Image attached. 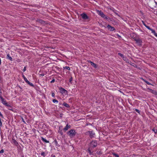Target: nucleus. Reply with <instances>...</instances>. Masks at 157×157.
Instances as JSON below:
<instances>
[{
	"instance_id": "obj_28",
	"label": "nucleus",
	"mask_w": 157,
	"mask_h": 157,
	"mask_svg": "<svg viewBox=\"0 0 157 157\" xmlns=\"http://www.w3.org/2000/svg\"><path fill=\"white\" fill-rule=\"evenodd\" d=\"M104 18L107 20H109L110 19V18L109 17H107L106 15L105 16V17H104Z\"/></svg>"
},
{
	"instance_id": "obj_16",
	"label": "nucleus",
	"mask_w": 157,
	"mask_h": 157,
	"mask_svg": "<svg viewBox=\"0 0 157 157\" xmlns=\"http://www.w3.org/2000/svg\"><path fill=\"white\" fill-rule=\"evenodd\" d=\"M151 93H152V94H154L155 95H156V94H157V92L155 90H153L151 89Z\"/></svg>"
},
{
	"instance_id": "obj_49",
	"label": "nucleus",
	"mask_w": 157,
	"mask_h": 157,
	"mask_svg": "<svg viewBox=\"0 0 157 157\" xmlns=\"http://www.w3.org/2000/svg\"><path fill=\"white\" fill-rule=\"evenodd\" d=\"M155 3L157 5V2H155Z\"/></svg>"
},
{
	"instance_id": "obj_10",
	"label": "nucleus",
	"mask_w": 157,
	"mask_h": 157,
	"mask_svg": "<svg viewBox=\"0 0 157 157\" xmlns=\"http://www.w3.org/2000/svg\"><path fill=\"white\" fill-rule=\"evenodd\" d=\"M71 128L70 125H69L68 124H67L66 126L63 128V129L65 131H67L69 128Z\"/></svg>"
},
{
	"instance_id": "obj_6",
	"label": "nucleus",
	"mask_w": 157,
	"mask_h": 157,
	"mask_svg": "<svg viewBox=\"0 0 157 157\" xmlns=\"http://www.w3.org/2000/svg\"><path fill=\"white\" fill-rule=\"evenodd\" d=\"M134 40L136 42V43L139 45H141L142 43V41L139 38H135Z\"/></svg>"
},
{
	"instance_id": "obj_40",
	"label": "nucleus",
	"mask_w": 157,
	"mask_h": 157,
	"mask_svg": "<svg viewBox=\"0 0 157 157\" xmlns=\"http://www.w3.org/2000/svg\"><path fill=\"white\" fill-rule=\"evenodd\" d=\"M154 35L155 36H157V33H156L155 32V33H154Z\"/></svg>"
},
{
	"instance_id": "obj_47",
	"label": "nucleus",
	"mask_w": 157,
	"mask_h": 157,
	"mask_svg": "<svg viewBox=\"0 0 157 157\" xmlns=\"http://www.w3.org/2000/svg\"><path fill=\"white\" fill-rule=\"evenodd\" d=\"M21 157H24V156L23 155H22Z\"/></svg>"
},
{
	"instance_id": "obj_7",
	"label": "nucleus",
	"mask_w": 157,
	"mask_h": 157,
	"mask_svg": "<svg viewBox=\"0 0 157 157\" xmlns=\"http://www.w3.org/2000/svg\"><path fill=\"white\" fill-rule=\"evenodd\" d=\"M98 14L101 16L102 17L104 18L105 17V15L103 13V12L101 11H98Z\"/></svg>"
},
{
	"instance_id": "obj_2",
	"label": "nucleus",
	"mask_w": 157,
	"mask_h": 157,
	"mask_svg": "<svg viewBox=\"0 0 157 157\" xmlns=\"http://www.w3.org/2000/svg\"><path fill=\"white\" fill-rule=\"evenodd\" d=\"M87 134L89 135V136L90 138H92L94 137V136L95 135V133L93 132L92 131H88L86 132Z\"/></svg>"
},
{
	"instance_id": "obj_23",
	"label": "nucleus",
	"mask_w": 157,
	"mask_h": 157,
	"mask_svg": "<svg viewBox=\"0 0 157 157\" xmlns=\"http://www.w3.org/2000/svg\"><path fill=\"white\" fill-rule=\"evenodd\" d=\"M150 30L151 31V33H153V34L154 33H155V31L153 29H151Z\"/></svg>"
},
{
	"instance_id": "obj_31",
	"label": "nucleus",
	"mask_w": 157,
	"mask_h": 157,
	"mask_svg": "<svg viewBox=\"0 0 157 157\" xmlns=\"http://www.w3.org/2000/svg\"><path fill=\"white\" fill-rule=\"evenodd\" d=\"M45 154V153L44 152H42L41 153V155L42 156H44Z\"/></svg>"
},
{
	"instance_id": "obj_8",
	"label": "nucleus",
	"mask_w": 157,
	"mask_h": 157,
	"mask_svg": "<svg viewBox=\"0 0 157 157\" xmlns=\"http://www.w3.org/2000/svg\"><path fill=\"white\" fill-rule=\"evenodd\" d=\"M107 27L109 30L111 31H113L115 30V28L109 25H108Z\"/></svg>"
},
{
	"instance_id": "obj_43",
	"label": "nucleus",
	"mask_w": 157,
	"mask_h": 157,
	"mask_svg": "<svg viewBox=\"0 0 157 157\" xmlns=\"http://www.w3.org/2000/svg\"><path fill=\"white\" fill-rule=\"evenodd\" d=\"M124 60H126L127 59H126V57H124Z\"/></svg>"
},
{
	"instance_id": "obj_13",
	"label": "nucleus",
	"mask_w": 157,
	"mask_h": 157,
	"mask_svg": "<svg viewBox=\"0 0 157 157\" xmlns=\"http://www.w3.org/2000/svg\"><path fill=\"white\" fill-rule=\"evenodd\" d=\"M141 79L144 82H145L148 85H152V84L150 83V82H148L146 81V80H144V79H143V78H141Z\"/></svg>"
},
{
	"instance_id": "obj_48",
	"label": "nucleus",
	"mask_w": 157,
	"mask_h": 157,
	"mask_svg": "<svg viewBox=\"0 0 157 157\" xmlns=\"http://www.w3.org/2000/svg\"><path fill=\"white\" fill-rule=\"evenodd\" d=\"M19 88H20L21 89V87H20V86H19Z\"/></svg>"
},
{
	"instance_id": "obj_33",
	"label": "nucleus",
	"mask_w": 157,
	"mask_h": 157,
	"mask_svg": "<svg viewBox=\"0 0 157 157\" xmlns=\"http://www.w3.org/2000/svg\"><path fill=\"white\" fill-rule=\"evenodd\" d=\"M2 92L0 90V98L2 97Z\"/></svg>"
},
{
	"instance_id": "obj_22",
	"label": "nucleus",
	"mask_w": 157,
	"mask_h": 157,
	"mask_svg": "<svg viewBox=\"0 0 157 157\" xmlns=\"http://www.w3.org/2000/svg\"><path fill=\"white\" fill-rule=\"evenodd\" d=\"M22 77H23V78L25 82L27 81V80H28L27 79L24 75H22Z\"/></svg>"
},
{
	"instance_id": "obj_37",
	"label": "nucleus",
	"mask_w": 157,
	"mask_h": 157,
	"mask_svg": "<svg viewBox=\"0 0 157 157\" xmlns=\"http://www.w3.org/2000/svg\"><path fill=\"white\" fill-rule=\"evenodd\" d=\"M4 152V151L3 149H2L0 151V153H3Z\"/></svg>"
},
{
	"instance_id": "obj_42",
	"label": "nucleus",
	"mask_w": 157,
	"mask_h": 157,
	"mask_svg": "<svg viewBox=\"0 0 157 157\" xmlns=\"http://www.w3.org/2000/svg\"><path fill=\"white\" fill-rule=\"evenodd\" d=\"M27 83L28 84L29 82H29L28 80L27 81L25 82Z\"/></svg>"
},
{
	"instance_id": "obj_45",
	"label": "nucleus",
	"mask_w": 157,
	"mask_h": 157,
	"mask_svg": "<svg viewBox=\"0 0 157 157\" xmlns=\"http://www.w3.org/2000/svg\"><path fill=\"white\" fill-rule=\"evenodd\" d=\"M115 13V14H116L117 15H118V16H119V15L117 13Z\"/></svg>"
},
{
	"instance_id": "obj_17",
	"label": "nucleus",
	"mask_w": 157,
	"mask_h": 157,
	"mask_svg": "<svg viewBox=\"0 0 157 157\" xmlns=\"http://www.w3.org/2000/svg\"><path fill=\"white\" fill-rule=\"evenodd\" d=\"M7 58L11 61L12 60V57L10 56L9 54H8L7 55Z\"/></svg>"
},
{
	"instance_id": "obj_30",
	"label": "nucleus",
	"mask_w": 157,
	"mask_h": 157,
	"mask_svg": "<svg viewBox=\"0 0 157 157\" xmlns=\"http://www.w3.org/2000/svg\"><path fill=\"white\" fill-rule=\"evenodd\" d=\"M2 125V123L1 121V119L0 118V126L1 127Z\"/></svg>"
},
{
	"instance_id": "obj_41",
	"label": "nucleus",
	"mask_w": 157,
	"mask_h": 157,
	"mask_svg": "<svg viewBox=\"0 0 157 157\" xmlns=\"http://www.w3.org/2000/svg\"><path fill=\"white\" fill-rule=\"evenodd\" d=\"M143 24L145 26V27H146L147 25H146V24H145L144 23V22L143 21Z\"/></svg>"
},
{
	"instance_id": "obj_18",
	"label": "nucleus",
	"mask_w": 157,
	"mask_h": 157,
	"mask_svg": "<svg viewBox=\"0 0 157 157\" xmlns=\"http://www.w3.org/2000/svg\"><path fill=\"white\" fill-rule=\"evenodd\" d=\"M63 105L64 106L66 107L69 108L70 107V106H69V105L67 103H64Z\"/></svg>"
},
{
	"instance_id": "obj_50",
	"label": "nucleus",
	"mask_w": 157,
	"mask_h": 157,
	"mask_svg": "<svg viewBox=\"0 0 157 157\" xmlns=\"http://www.w3.org/2000/svg\"><path fill=\"white\" fill-rule=\"evenodd\" d=\"M16 142L17 144H18V143L17 142Z\"/></svg>"
},
{
	"instance_id": "obj_20",
	"label": "nucleus",
	"mask_w": 157,
	"mask_h": 157,
	"mask_svg": "<svg viewBox=\"0 0 157 157\" xmlns=\"http://www.w3.org/2000/svg\"><path fill=\"white\" fill-rule=\"evenodd\" d=\"M112 154L115 157H119V155L115 153H113Z\"/></svg>"
},
{
	"instance_id": "obj_19",
	"label": "nucleus",
	"mask_w": 157,
	"mask_h": 157,
	"mask_svg": "<svg viewBox=\"0 0 157 157\" xmlns=\"http://www.w3.org/2000/svg\"><path fill=\"white\" fill-rule=\"evenodd\" d=\"M118 54L120 56H121V57L123 59H124V56L122 54L120 53H118Z\"/></svg>"
},
{
	"instance_id": "obj_27",
	"label": "nucleus",
	"mask_w": 157,
	"mask_h": 157,
	"mask_svg": "<svg viewBox=\"0 0 157 157\" xmlns=\"http://www.w3.org/2000/svg\"><path fill=\"white\" fill-rule=\"evenodd\" d=\"M153 131L155 133H156L157 132V130L156 129L154 128L153 130Z\"/></svg>"
},
{
	"instance_id": "obj_36",
	"label": "nucleus",
	"mask_w": 157,
	"mask_h": 157,
	"mask_svg": "<svg viewBox=\"0 0 157 157\" xmlns=\"http://www.w3.org/2000/svg\"><path fill=\"white\" fill-rule=\"evenodd\" d=\"M88 152L89 153V154L90 155H91L92 154V152H91V151L90 149H88Z\"/></svg>"
},
{
	"instance_id": "obj_46",
	"label": "nucleus",
	"mask_w": 157,
	"mask_h": 157,
	"mask_svg": "<svg viewBox=\"0 0 157 157\" xmlns=\"http://www.w3.org/2000/svg\"><path fill=\"white\" fill-rule=\"evenodd\" d=\"M61 105V103H59V105Z\"/></svg>"
},
{
	"instance_id": "obj_51",
	"label": "nucleus",
	"mask_w": 157,
	"mask_h": 157,
	"mask_svg": "<svg viewBox=\"0 0 157 157\" xmlns=\"http://www.w3.org/2000/svg\"><path fill=\"white\" fill-rule=\"evenodd\" d=\"M42 76H44V75H41Z\"/></svg>"
},
{
	"instance_id": "obj_15",
	"label": "nucleus",
	"mask_w": 157,
	"mask_h": 157,
	"mask_svg": "<svg viewBox=\"0 0 157 157\" xmlns=\"http://www.w3.org/2000/svg\"><path fill=\"white\" fill-rule=\"evenodd\" d=\"M54 143L55 145L58 147H59L60 145L58 144L56 140H55L54 141Z\"/></svg>"
},
{
	"instance_id": "obj_34",
	"label": "nucleus",
	"mask_w": 157,
	"mask_h": 157,
	"mask_svg": "<svg viewBox=\"0 0 157 157\" xmlns=\"http://www.w3.org/2000/svg\"><path fill=\"white\" fill-rule=\"evenodd\" d=\"M55 79H53L51 81V83H53L54 82H55Z\"/></svg>"
},
{
	"instance_id": "obj_4",
	"label": "nucleus",
	"mask_w": 157,
	"mask_h": 157,
	"mask_svg": "<svg viewBox=\"0 0 157 157\" xmlns=\"http://www.w3.org/2000/svg\"><path fill=\"white\" fill-rule=\"evenodd\" d=\"M1 101H2V103L4 105H6L8 106H10L7 104V103L6 102V101L4 99V98H3L2 97L0 98Z\"/></svg>"
},
{
	"instance_id": "obj_3",
	"label": "nucleus",
	"mask_w": 157,
	"mask_h": 157,
	"mask_svg": "<svg viewBox=\"0 0 157 157\" xmlns=\"http://www.w3.org/2000/svg\"><path fill=\"white\" fill-rule=\"evenodd\" d=\"M97 143L96 140H93L90 143V146L94 147L97 146Z\"/></svg>"
},
{
	"instance_id": "obj_38",
	"label": "nucleus",
	"mask_w": 157,
	"mask_h": 157,
	"mask_svg": "<svg viewBox=\"0 0 157 157\" xmlns=\"http://www.w3.org/2000/svg\"><path fill=\"white\" fill-rule=\"evenodd\" d=\"M26 67H24V68L23 70V71L24 72H25V71H26Z\"/></svg>"
},
{
	"instance_id": "obj_39",
	"label": "nucleus",
	"mask_w": 157,
	"mask_h": 157,
	"mask_svg": "<svg viewBox=\"0 0 157 157\" xmlns=\"http://www.w3.org/2000/svg\"><path fill=\"white\" fill-rule=\"evenodd\" d=\"M52 96L53 97H55V94L54 93H52Z\"/></svg>"
},
{
	"instance_id": "obj_35",
	"label": "nucleus",
	"mask_w": 157,
	"mask_h": 157,
	"mask_svg": "<svg viewBox=\"0 0 157 157\" xmlns=\"http://www.w3.org/2000/svg\"><path fill=\"white\" fill-rule=\"evenodd\" d=\"M135 110L136 112H137V113H140V111H139L138 109H135Z\"/></svg>"
},
{
	"instance_id": "obj_1",
	"label": "nucleus",
	"mask_w": 157,
	"mask_h": 157,
	"mask_svg": "<svg viewBox=\"0 0 157 157\" xmlns=\"http://www.w3.org/2000/svg\"><path fill=\"white\" fill-rule=\"evenodd\" d=\"M76 133L75 130L71 129L67 132V134L71 137H72L74 136Z\"/></svg>"
},
{
	"instance_id": "obj_9",
	"label": "nucleus",
	"mask_w": 157,
	"mask_h": 157,
	"mask_svg": "<svg viewBox=\"0 0 157 157\" xmlns=\"http://www.w3.org/2000/svg\"><path fill=\"white\" fill-rule=\"evenodd\" d=\"M88 62L90 63L91 64V65L93 67H94L95 68H97V65L94 63L93 62H91V61H88Z\"/></svg>"
},
{
	"instance_id": "obj_32",
	"label": "nucleus",
	"mask_w": 157,
	"mask_h": 157,
	"mask_svg": "<svg viewBox=\"0 0 157 157\" xmlns=\"http://www.w3.org/2000/svg\"><path fill=\"white\" fill-rule=\"evenodd\" d=\"M146 27L150 30L151 29V28L149 27L147 25Z\"/></svg>"
},
{
	"instance_id": "obj_44",
	"label": "nucleus",
	"mask_w": 157,
	"mask_h": 157,
	"mask_svg": "<svg viewBox=\"0 0 157 157\" xmlns=\"http://www.w3.org/2000/svg\"><path fill=\"white\" fill-rule=\"evenodd\" d=\"M1 59H0V65L1 64Z\"/></svg>"
},
{
	"instance_id": "obj_29",
	"label": "nucleus",
	"mask_w": 157,
	"mask_h": 157,
	"mask_svg": "<svg viewBox=\"0 0 157 157\" xmlns=\"http://www.w3.org/2000/svg\"><path fill=\"white\" fill-rule=\"evenodd\" d=\"M72 78L71 77V78L69 79V82L71 83H72Z\"/></svg>"
},
{
	"instance_id": "obj_52",
	"label": "nucleus",
	"mask_w": 157,
	"mask_h": 157,
	"mask_svg": "<svg viewBox=\"0 0 157 157\" xmlns=\"http://www.w3.org/2000/svg\"><path fill=\"white\" fill-rule=\"evenodd\" d=\"M53 157H56L55 155H54Z\"/></svg>"
},
{
	"instance_id": "obj_26",
	"label": "nucleus",
	"mask_w": 157,
	"mask_h": 157,
	"mask_svg": "<svg viewBox=\"0 0 157 157\" xmlns=\"http://www.w3.org/2000/svg\"><path fill=\"white\" fill-rule=\"evenodd\" d=\"M58 132L61 135H62L63 134V132H62V131L60 130H59L58 131Z\"/></svg>"
},
{
	"instance_id": "obj_12",
	"label": "nucleus",
	"mask_w": 157,
	"mask_h": 157,
	"mask_svg": "<svg viewBox=\"0 0 157 157\" xmlns=\"http://www.w3.org/2000/svg\"><path fill=\"white\" fill-rule=\"evenodd\" d=\"M41 140L43 141L45 143H49V141L45 139L43 137H41Z\"/></svg>"
},
{
	"instance_id": "obj_21",
	"label": "nucleus",
	"mask_w": 157,
	"mask_h": 157,
	"mask_svg": "<svg viewBox=\"0 0 157 157\" xmlns=\"http://www.w3.org/2000/svg\"><path fill=\"white\" fill-rule=\"evenodd\" d=\"M64 69H66L68 70H70V68L69 67L66 66L63 67Z\"/></svg>"
},
{
	"instance_id": "obj_14",
	"label": "nucleus",
	"mask_w": 157,
	"mask_h": 157,
	"mask_svg": "<svg viewBox=\"0 0 157 157\" xmlns=\"http://www.w3.org/2000/svg\"><path fill=\"white\" fill-rule=\"evenodd\" d=\"M38 22L41 23L42 24H44L45 23L44 21L42 19H39L37 20Z\"/></svg>"
},
{
	"instance_id": "obj_5",
	"label": "nucleus",
	"mask_w": 157,
	"mask_h": 157,
	"mask_svg": "<svg viewBox=\"0 0 157 157\" xmlns=\"http://www.w3.org/2000/svg\"><path fill=\"white\" fill-rule=\"evenodd\" d=\"M81 16L82 17V19L84 20L87 19L89 18L88 17L85 13H82L81 14Z\"/></svg>"
},
{
	"instance_id": "obj_24",
	"label": "nucleus",
	"mask_w": 157,
	"mask_h": 157,
	"mask_svg": "<svg viewBox=\"0 0 157 157\" xmlns=\"http://www.w3.org/2000/svg\"><path fill=\"white\" fill-rule=\"evenodd\" d=\"M52 101L53 103H55V102L58 103V101L56 99H53L52 100Z\"/></svg>"
},
{
	"instance_id": "obj_25",
	"label": "nucleus",
	"mask_w": 157,
	"mask_h": 157,
	"mask_svg": "<svg viewBox=\"0 0 157 157\" xmlns=\"http://www.w3.org/2000/svg\"><path fill=\"white\" fill-rule=\"evenodd\" d=\"M28 84L32 86L33 87L34 86L33 84L30 82L28 83Z\"/></svg>"
},
{
	"instance_id": "obj_11",
	"label": "nucleus",
	"mask_w": 157,
	"mask_h": 157,
	"mask_svg": "<svg viewBox=\"0 0 157 157\" xmlns=\"http://www.w3.org/2000/svg\"><path fill=\"white\" fill-rule=\"evenodd\" d=\"M59 90L62 93H65L66 92H67L66 90L62 87L60 88Z\"/></svg>"
}]
</instances>
